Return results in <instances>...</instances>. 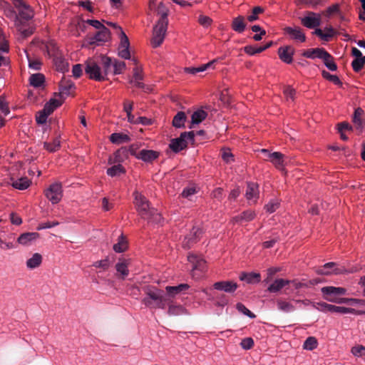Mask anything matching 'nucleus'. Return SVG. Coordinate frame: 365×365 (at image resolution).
Listing matches in <instances>:
<instances>
[{
  "instance_id": "72a5a7b5",
  "label": "nucleus",
  "mask_w": 365,
  "mask_h": 365,
  "mask_svg": "<svg viewBox=\"0 0 365 365\" xmlns=\"http://www.w3.org/2000/svg\"><path fill=\"white\" fill-rule=\"evenodd\" d=\"M110 140L115 144H122L124 143L129 142L130 140V138L126 134L121 133H114L110 135Z\"/></svg>"
},
{
  "instance_id": "6e6552de",
  "label": "nucleus",
  "mask_w": 365,
  "mask_h": 365,
  "mask_svg": "<svg viewBox=\"0 0 365 365\" xmlns=\"http://www.w3.org/2000/svg\"><path fill=\"white\" fill-rule=\"evenodd\" d=\"M13 4L18 9V16L22 21H29L34 17V11L31 7L23 0H14Z\"/></svg>"
},
{
  "instance_id": "f3484780",
  "label": "nucleus",
  "mask_w": 365,
  "mask_h": 365,
  "mask_svg": "<svg viewBox=\"0 0 365 365\" xmlns=\"http://www.w3.org/2000/svg\"><path fill=\"white\" fill-rule=\"evenodd\" d=\"M129 40L123 31H121L120 44L118 47V55L123 58L130 59Z\"/></svg>"
},
{
  "instance_id": "c85d7f7f",
  "label": "nucleus",
  "mask_w": 365,
  "mask_h": 365,
  "mask_svg": "<svg viewBox=\"0 0 365 365\" xmlns=\"http://www.w3.org/2000/svg\"><path fill=\"white\" fill-rule=\"evenodd\" d=\"M240 279L241 281H245L248 284H255L260 282L261 275L259 273L255 272H242L240 275Z\"/></svg>"
},
{
  "instance_id": "a211bd4d",
  "label": "nucleus",
  "mask_w": 365,
  "mask_h": 365,
  "mask_svg": "<svg viewBox=\"0 0 365 365\" xmlns=\"http://www.w3.org/2000/svg\"><path fill=\"white\" fill-rule=\"evenodd\" d=\"M336 264L334 262L326 263L323 267L317 269V273L322 275H329L331 274H339L344 272L342 268L335 267Z\"/></svg>"
},
{
  "instance_id": "f03ea898",
  "label": "nucleus",
  "mask_w": 365,
  "mask_h": 365,
  "mask_svg": "<svg viewBox=\"0 0 365 365\" xmlns=\"http://www.w3.org/2000/svg\"><path fill=\"white\" fill-rule=\"evenodd\" d=\"M168 25V19L165 18H160L155 25L153 30V37L151 43L153 47L156 48L160 46L164 41Z\"/></svg>"
},
{
  "instance_id": "4be33fe9",
  "label": "nucleus",
  "mask_w": 365,
  "mask_h": 365,
  "mask_svg": "<svg viewBox=\"0 0 365 365\" xmlns=\"http://www.w3.org/2000/svg\"><path fill=\"white\" fill-rule=\"evenodd\" d=\"M245 197L249 201L256 202L259 197V186L256 182H250L247 183Z\"/></svg>"
},
{
  "instance_id": "a19ab883",
  "label": "nucleus",
  "mask_w": 365,
  "mask_h": 365,
  "mask_svg": "<svg viewBox=\"0 0 365 365\" xmlns=\"http://www.w3.org/2000/svg\"><path fill=\"white\" fill-rule=\"evenodd\" d=\"M41 255L38 253H35L33 255L32 257L27 260L26 265L30 269H35L41 264Z\"/></svg>"
},
{
  "instance_id": "c03bdc74",
  "label": "nucleus",
  "mask_w": 365,
  "mask_h": 365,
  "mask_svg": "<svg viewBox=\"0 0 365 365\" xmlns=\"http://www.w3.org/2000/svg\"><path fill=\"white\" fill-rule=\"evenodd\" d=\"M30 185V181L26 178H21L12 181V186L16 189L25 190Z\"/></svg>"
},
{
  "instance_id": "69168bd1",
  "label": "nucleus",
  "mask_w": 365,
  "mask_h": 365,
  "mask_svg": "<svg viewBox=\"0 0 365 365\" xmlns=\"http://www.w3.org/2000/svg\"><path fill=\"white\" fill-rule=\"evenodd\" d=\"M240 345L242 347V349L248 350L250 349L254 346V341L252 338L247 337L242 340Z\"/></svg>"
},
{
  "instance_id": "9b49d317",
  "label": "nucleus",
  "mask_w": 365,
  "mask_h": 365,
  "mask_svg": "<svg viewBox=\"0 0 365 365\" xmlns=\"http://www.w3.org/2000/svg\"><path fill=\"white\" fill-rule=\"evenodd\" d=\"M46 197L53 204H57L60 202L63 196L62 185L60 182L51 184L48 189L45 190Z\"/></svg>"
},
{
  "instance_id": "6ab92c4d",
  "label": "nucleus",
  "mask_w": 365,
  "mask_h": 365,
  "mask_svg": "<svg viewBox=\"0 0 365 365\" xmlns=\"http://www.w3.org/2000/svg\"><path fill=\"white\" fill-rule=\"evenodd\" d=\"M215 289L224 291L227 293H233L237 289L238 285L233 281H220L213 284Z\"/></svg>"
},
{
  "instance_id": "4468645a",
  "label": "nucleus",
  "mask_w": 365,
  "mask_h": 365,
  "mask_svg": "<svg viewBox=\"0 0 365 365\" xmlns=\"http://www.w3.org/2000/svg\"><path fill=\"white\" fill-rule=\"evenodd\" d=\"M284 31L292 40L301 43L304 42L306 41V36L303 33L302 29L299 26H287L284 29Z\"/></svg>"
},
{
  "instance_id": "6e6d98bb",
  "label": "nucleus",
  "mask_w": 365,
  "mask_h": 365,
  "mask_svg": "<svg viewBox=\"0 0 365 365\" xmlns=\"http://www.w3.org/2000/svg\"><path fill=\"white\" fill-rule=\"evenodd\" d=\"M197 192L195 187H187L183 189L181 196L185 198H187L192 200V197Z\"/></svg>"
},
{
  "instance_id": "cd10ccee",
  "label": "nucleus",
  "mask_w": 365,
  "mask_h": 365,
  "mask_svg": "<svg viewBox=\"0 0 365 365\" xmlns=\"http://www.w3.org/2000/svg\"><path fill=\"white\" fill-rule=\"evenodd\" d=\"M286 156L279 152H274L269 154V160L272 162L277 168H282L284 166Z\"/></svg>"
},
{
  "instance_id": "603ef678",
  "label": "nucleus",
  "mask_w": 365,
  "mask_h": 365,
  "mask_svg": "<svg viewBox=\"0 0 365 365\" xmlns=\"http://www.w3.org/2000/svg\"><path fill=\"white\" fill-rule=\"evenodd\" d=\"M127 248V242L124 237L121 235L119 238V241L118 243L113 245V250L116 252H123Z\"/></svg>"
},
{
  "instance_id": "13d9d810",
  "label": "nucleus",
  "mask_w": 365,
  "mask_h": 365,
  "mask_svg": "<svg viewBox=\"0 0 365 365\" xmlns=\"http://www.w3.org/2000/svg\"><path fill=\"white\" fill-rule=\"evenodd\" d=\"M110 262L109 259L107 257L104 259L96 261L93 263V266L97 268H101L103 270H106L110 267Z\"/></svg>"
},
{
  "instance_id": "c756f323",
  "label": "nucleus",
  "mask_w": 365,
  "mask_h": 365,
  "mask_svg": "<svg viewBox=\"0 0 365 365\" xmlns=\"http://www.w3.org/2000/svg\"><path fill=\"white\" fill-rule=\"evenodd\" d=\"M245 18L243 16H238L234 18L232 22V29L237 32L242 33L246 28Z\"/></svg>"
},
{
  "instance_id": "7c9ffc66",
  "label": "nucleus",
  "mask_w": 365,
  "mask_h": 365,
  "mask_svg": "<svg viewBox=\"0 0 365 365\" xmlns=\"http://www.w3.org/2000/svg\"><path fill=\"white\" fill-rule=\"evenodd\" d=\"M364 114V110L361 108H358L355 109L352 121L356 127V129L361 132L362 128L364 127V120L362 118V115Z\"/></svg>"
},
{
  "instance_id": "a18cd8bd",
  "label": "nucleus",
  "mask_w": 365,
  "mask_h": 365,
  "mask_svg": "<svg viewBox=\"0 0 365 365\" xmlns=\"http://www.w3.org/2000/svg\"><path fill=\"white\" fill-rule=\"evenodd\" d=\"M340 5L339 4H335L323 11L321 14L327 18H330L334 14H340Z\"/></svg>"
},
{
  "instance_id": "1a4fd4ad",
  "label": "nucleus",
  "mask_w": 365,
  "mask_h": 365,
  "mask_svg": "<svg viewBox=\"0 0 365 365\" xmlns=\"http://www.w3.org/2000/svg\"><path fill=\"white\" fill-rule=\"evenodd\" d=\"M110 34L109 29L105 26L99 29L93 36L88 37L86 40V46H100L110 38Z\"/></svg>"
},
{
  "instance_id": "4d7b16f0",
  "label": "nucleus",
  "mask_w": 365,
  "mask_h": 365,
  "mask_svg": "<svg viewBox=\"0 0 365 365\" xmlns=\"http://www.w3.org/2000/svg\"><path fill=\"white\" fill-rule=\"evenodd\" d=\"M338 304H365V300L363 299H357L353 298H342L341 297Z\"/></svg>"
},
{
  "instance_id": "f8f14e48",
  "label": "nucleus",
  "mask_w": 365,
  "mask_h": 365,
  "mask_svg": "<svg viewBox=\"0 0 365 365\" xmlns=\"http://www.w3.org/2000/svg\"><path fill=\"white\" fill-rule=\"evenodd\" d=\"M202 235V230L198 226H193L189 235L185 237L182 241V247L190 249L194 244L197 243Z\"/></svg>"
},
{
  "instance_id": "aec40b11",
  "label": "nucleus",
  "mask_w": 365,
  "mask_h": 365,
  "mask_svg": "<svg viewBox=\"0 0 365 365\" xmlns=\"http://www.w3.org/2000/svg\"><path fill=\"white\" fill-rule=\"evenodd\" d=\"M51 55L53 56V63L57 71L65 73L68 70V63L60 53L53 51Z\"/></svg>"
},
{
  "instance_id": "bb28decb",
  "label": "nucleus",
  "mask_w": 365,
  "mask_h": 365,
  "mask_svg": "<svg viewBox=\"0 0 365 365\" xmlns=\"http://www.w3.org/2000/svg\"><path fill=\"white\" fill-rule=\"evenodd\" d=\"M276 304L278 310L282 312L289 313L295 310V307L290 302H288L284 298H278L276 300Z\"/></svg>"
},
{
  "instance_id": "f257e3e1",
  "label": "nucleus",
  "mask_w": 365,
  "mask_h": 365,
  "mask_svg": "<svg viewBox=\"0 0 365 365\" xmlns=\"http://www.w3.org/2000/svg\"><path fill=\"white\" fill-rule=\"evenodd\" d=\"M146 297L143 299V303L152 308L165 309L170 304V299L164 293V291L156 287L147 288Z\"/></svg>"
},
{
  "instance_id": "2eb2a0df",
  "label": "nucleus",
  "mask_w": 365,
  "mask_h": 365,
  "mask_svg": "<svg viewBox=\"0 0 365 365\" xmlns=\"http://www.w3.org/2000/svg\"><path fill=\"white\" fill-rule=\"evenodd\" d=\"M187 259L192 265L193 277L195 275V272L200 271L202 272L205 271L206 262L203 259L192 253L188 255Z\"/></svg>"
},
{
  "instance_id": "8fccbe9b",
  "label": "nucleus",
  "mask_w": 365,
  "mask_h": 365,
  "mask_svg": "<svg viewBox=\"0 0 365 365\" xmlns=\"http://www.w3.org/2000/svg\"><path fill=\"white\" fill-rule=\"evenodd\" d=\"M124 173L125 169L120 164L113 165L107 170V174L111 177H114Z\"/></svg>"
},
{
  "instance_id": "79ce46f5",
  "label": "nucleus",
  "mask_w": 365,
  "mask_h": 365,
  "mask_svg": "<svg viewBox=\"0 0 365 365\" xmlns=\"http://www.w3.org/2000/svg\"><path fill=\"white\" fill-rule=\"evenodd\" d=\"M326 54L327 55V56H325V55H323V57H322L321 59L323 60L324 65L327 66V68L328 69H329L330 71H336L337 69V66L335 63V62L334 61L333 56L329 53H328L327 51H326Z\"/></svg>"
},
{
  "instance_id": "49530a36",
  "label": "nucleus",
  "mask_w": 365,
  "mask_h": 365,
  "mask_svg": "<svg viewBox=\"0 0 365 365\" xmlns=\"http://www.w3.org/2000/svg\"><path fill=\"white\" fill-rule=\"evenodd\" d=\"M61 147V142L59 138L57 137L53 139L52 143L44 142L43 148L48 152L53 153L58 150Z\"/></svg>"
},
{
  "instance_id": "0e129e2a",
  "label": "nucleus",
  "mask_w": 365,
  "mask_h": 365,
  "mask_svg": "<svg viewBox=\"0 0 365 365\" xmlns=\"http://www.w3.org/2000/svg\"><path fill=\"white\" fill-rule=\"evenodd\" d=\"M182 307L170 304L169 305L168 312L170 315H178L182 313Z\"/></svg>"
},
{
  "instance_id": "7ed1b4c3",
  "label": "nucleus",
  "mask_w": 365,
  "mask_h": 365,
  "mask_svg": "<svg viewBox=\"0 0 365 365\" xmlns=\"http://www.w3.org/2000/svg\"><path fill=\"white\" fill-rule=\"evenodd\" d=\"M194 137L193 131L182 133L179 138L171 140L169 147L177 153L186 148L189 142L193 143Z\"/></svg>"
},
{
  "instance_id": "dca6fc26",
  "label": "nucleus",
  "mask_w": 365,
  "mask_h": 365,
  "mask_svg": "<svg viewBox=\"0 0 365 365\" xmlns=\"http://www.w3.org/2000/svg\"><path fill=\"white\" fill-rule=\"evenodd\" d=\"M294 51V48L292 46H285L279 47L277 53L282 61L289 64L292 62Z\"/></svg>"
},
{
  "instance_id": "5701e85b",
  "label": "nucleus",
  "mask_w": 365,
  "mask_h": 365,
  "mask_svg": "<svg viewBox=\"0 0 365 365\" xmlns=\"http://www.w3.org/2000/svg\"><path fill=\"white\" fill-rule=\"evenodd\" d=\"M189 288V285L187 284H180L178 286H167L165 287V290L167 292V297L170 299L175 297L177 294L186 291Z\"/></svg>"
},
{
  "instance_id": "de8ad7c7",
  "label": "nucleus",
  "mask_w": 365,
  "mask_h": 365,
  "mask_svg": "<svg viewBox=\"0 0 365 365\" xmlns=\"http://www.w3.org/2000/svg\"><path fill=\"white\" fill-rule=\"evenodd\" d=\"M264 12V9L261 6H255L251 13L247 16V19L250 22H253L259 19V15Z\"/></svg>"
},
{
  "instance_id": "ea45409f",
  "label": "nucleus",
  "mask_w": 365,
  "mask_h": 365,
  "mask_svg": "<svg viewBox=\"0 0 365 365\" xmlns=\"http://www.w3.org/2000/svg\"><path fill=\"white\" fill-rule=\"evenodd\" d=\"M207 113L203 110L195 111L191 116L192 124H199L206 118Z\"/></svg>"
},
{
  "instance_id": "bf43d9fd",
  "label": "nucleus",
  "mask_w": 365,
  "mask_h": 365,
  "mask_svg": "<svg viewBox=\"0 0 365 365\" xmlns=\"http://www.w3.org/2000/svg\"><path fill=\"white\" fill-rule=\"evenodd\" d=\"M222 158L227 163H230L234 161V155L231 153L230 149H224L222 150Z\"/></svg>"
},
{
  "instance_id": "774afa93",
  "label": "nucleus",
  "mask_w": 365,
  "mask_h": 365,
  "mask_svg": "<svg viewBox=\"0 0 365 365\" xmlns=\"http://www.w3.org/2000/svg\"><path fill=\"white\" fill-rule=\"evenodd\" d=\"M351 353L357 356L365 355V346L361 345L354 346L351 349Z\"/></svg>"
},
{
  "instance_id": "e433bc0d",
  "label": "nucleus",
  "mask_w": 365,
  "mask_h": 365,
  "mask_svg": "<svg viewBox=\"0 0 365 365\" xmlns=\"http://www.w3.org/2000/svg\"><path fill=\"white\" fill-rule=\"evenodd\" d=\"M15 26L18 31H20L23 36L27 37L33 34V29L29 28L27 29H24V22L22 21L18 16L15 17Z\"/></svg>"
},
{
  "instance_id": "39448f33",
  "label": "nucleus",
  "mask_w": 365,
  "mask_h": 365,
  "mask_svg": "<svg viewBox=\"0 0 365 365\" xmlns=\"http://www.w3.org/2000/svg\"><path fill=\"white\" fill-rule=\"evenodd\" d=\"M139 215L145 220L153 223H160L161 215L154 207H150L149 202L144 203L141 207L137 209Z\"/></svg>"
},
{
  "instance_id": "393cba45",
  "label": "nucleus",
  "mask_w": 365,
  "mask_h": 365,
  "mask_svg": "<svg viewBox=\"0 0 365 365\" xmlns=\"http://www.w3.org/2000/svg\"><path fill=\"white\" fill-rule=\"evenodd\" d=\"M302 55L306 58L314 59L315 58H322L323 55L327 56L326 50L323 48H309L304 50Z\"/></svg>"
},
{
  "instance_id": "b1692460",
  "label": "nucleus",
  "mask_w": 365,
  "mask_h": 365,
  "mask_svg": "<svg viewBox=\"0 0 365 365\" xmlns=\"http://www.w3.org/2000/svg\"><path fill=\"white\" fill-rule=\"evenodd\" d=\"M324 31L326 33H324L323 31L320 29H316L313 34L319 36L324 41H329L330 39L336 34L335 30L331 26L325 27Z\"/></svg>"
},
{
  "instance_id": "c9c22d12",
  "label": "nucleus",
  "mask_w": 365,
  "mask_h": 365,
  "mask_svg": "<svg viewBox=\"0 0 365 365\" xmlns=\"http://www.w3.org/2000/svg\"><path fill=\"white\" fill-rule=\"evenodd\" d=\"M39 234L37 232H26L21 234L18 238V242L21 245H27L29 242L36 240Z\"/></svg>"
},
{
  "instance_id": "9d476101",
  "label": "nucleus",
  "mask_w": 365,
  "mask_h": 365,
  "mask_svg": "<svg viewBox=\"0 0 365 365\" xmlns=\"http://www.w3.org/2000/svg\"><path fill=\"white\" fill-rule=\"evenodd\" d=\"M301 24L308 29H314L322 24V14L313 11H306L304 17L300 19Z\"/></svg>"
},
{
  "instance_id": "473e14b6",
  "label": "nucleus",
  "mask_w": 365,
  "mask_h": 365,
  "mask_svg": "<svg viewBox=\"0 0 365 365\" xmlns=\"http://www.w3.org/2000/svg\"><path fill=\"white\" fill-rule=\"evenodd\" d=\"M256 216V214L254 211L252 210H246L244 211L241 215L235 216L233 217V221L235 222H242L243 221L245 222H250Z\"/></svg>"
},
{
  "instance_id": "423d86ee",
  "label": "nucleus",
  "mask_w": 365,
  "mask_h": 365,
  "mask_svg": "<svg viewBox=\"0 0 365 365\" xmlns=\"http://www.w3.org/2000/svg\"><path fill=\"white\" fill-rule=\"evenodd\" d=\"M324 299L328 302L336 303L339 302L340 296L346 293V289L343 287H335L332 286L324 287L321 289Z\"/></svg>"
},
{
  "instance_id": "20e7f679",
  "label": "nucleus",
  "mask_w": 365,
  "mask_h": 365,
  "mask_svg": "<svg viewBox=\"0 0 365 365\" xmlns=\"http://www.w3.org/2000/svg\"><path fill=\"white\" fill-rule=\"evenodd\" d=\"M314 307L320 312H335L339 314H361L362 312L358 310H356L352 308H348L344 307H338L332 304H327L326 302H318L314 304Z\"/></svg>"
},
{
  "instance_id": "a878e982",
  "label": "nucleus",
  "mask_w": 365,
  "mask_h": 365,
  "mask_svg": "<svg viewBox=\"0 0 365 365\" xmlns=\"http://www.w3.org/2000/svg\"><path fill=\"white\" fill-rule=\"evenodd\" d=\"M74 88V83L71 80L63 78L59 83V96H68Z\"/></svg>"
},
{
  "instance_id": "412c9836",
  "label": "nucleus",
  "mask_w": 365,
  "mask_h": 365,
  "mask_svg": "<svg viewBox=\"0 0 365 365\" xmlns=\"http://www.w3.org/2000/svg\"><path fill=\"white\" fill-rule=\"evenodd\" d=\"M159 152L153 150H141L136 158L140 159L145 163H153L159 157Z\"/></svg>"
},
{
  "instance_id": "5fc2aeb1",
  "label": "nucleus",
  "mask_w": 365,
  "mask_h": 365,
  "mask_svg": "<svg viewBox=\"0 0 365 365\" xmlns=\"http://www.w3.org/2000/svg\"><path fill=\"white\" fill-rule=\"evenodd\" d=\"M236 308H237V309L240 312H241V313H242L243 314H245V315H246V316L249 317H250V318H251V319H254V318H255V317H256V315H255L254 313H252L251 311H250V310H249V309H247V307H246L243 304H242V303H240V302H239V303H237V304H236Z\"/></svg>"
},
{
  "instance_id": "ddd939ff",
  "label": "nucleus",
  "mask_w": 365,
  "mask_h": 365,
  "mask_svg": "<svg viewBox=\"0 0 365 365\" xmlns=\"http://www.w3.org/2000/svg\"><path fill=\"white\" fill-rule=\"evenodd\" d=\"M138 148L139 145L137 143L132 144L131 145L129 146L128 148H127L126 147H123L120 148L115 153V160L118 162L123 161L124 158L128 157V153H130V155L136 157V155H138V154L136 153Z\"/></svg>"
},
{
  "instance_id": "680f3d73",
  "label": "nucleus",
  "mask_w": 365,
  "mask_h": 365,
  "mask_svg": "<svg viewBox=\"0 0 365 365\" xmlns=\"http://www.w3.org/2000/svg\"><path fill=\"white\" fill-rule=\"evenodd\" d=\"M113 66L114 69L113 73L115 75L121 73L125 68V63L123 61H115Z\"/></svg>"
},
{
  "instance_id": "864d4df0",
  "label": "nucleus",
  "mask_w": 365,
  "mask_h": 365,
  "mask_svg": "<svg viewBox=\"0 0 365 365\" xmlns=\"http://www.w3.org/2000/svg\"><path fill=\"white\" fill-rule=\"evenodd\" d=\"M317 339L314 336H309L305 340L303 347L307 350H313L317 348Z\"/></svg>"
},
{
  "instance_id": "3c124183",
  "label": "nucleus",
  "mask_w": 365,
  "mask_h": 365,
  "mask_svg": "<svg viewBox=\"0 0 365 365\" xmlns=\"http://www.w3.org/2000/svg\"><path fill=\"white\" fill-rule=\"evenodd\" d=\"M101 63L103 64V76H107L111 66L113 64L112 62V59L110 57L108 56H102L101 57Z\"/></svg>"
},
{
  "instance_id": "58836bf2",
  "label": "nucleus",
  "mask_w": 365,
  "mask_h": 365,
  "mask_svg": "<svg viewBox=\"0 0 365 365\" xmlns=\"http://www.w3.org/2000/svg\"><path fill=\"white\" fill-rule=\"evenodd\" d=\"M115 269L117 272L120 274V278L124 279L128 274V262L126 260L119 261L115 264Z\"/></svg>"
},
{
  "instance_id": "2f4dec72",
  "label": "nucleus",
  "mask_w": 365,
  "mask_h": 365,
  "mask_svg": "<svg viewBox=\"0 0 365 365\" xmlns=\"http://www.w3.org/2000/svg\"><path fill=\"white\" fill-rule=\"evenodd\" d=\"M290 280L284 279H277L271 284L267 290L271 293H275L281 290L286 285L289 284Z\"/></svg>"
},
{
  "instance_id": "e2e57ef3",
  "label": "nucleus",
  "mask_w": 365,
  "mask_h": 365,
  "mask_svg": "<svg viewBox=\"0 0 365 365\" xmlns=\"http://www.w3.org/2000/svg\"><path fill=\"white\" fill-rule=\"evenodd\" d=\"M351 66H352L353 70L355 72H359L364 66V64L362 61V58H355L351 62Z\"/></svg>"
},
{
  "instance_id": "37998d69",
  "label": "nucleus",
  "mask_w": 365,
  "mask_h": 365,
  "mask_svg": "<svg viewBox=\"0 0 365 365\" xmlns=\"http://www.w3.org/2000/svg\"><path fill=\"white\" fill-rule=\"evenodd\" d=\"M217 61V60H213V61H211L210 62H208L207 63H205L204 65H202L199 67H189V68H185V71L189 73H191V74H196L199 72H202L204 71H205L207 68H208L209 67H210L212 64H214L215 62Z\"/></svg>"
},
{
  "instance_id": "0eeeda50",
  "label": "nucleus",
  "mask_w": 365,
  "mask_h": 365,
  "mask_svg": "<svg viewBox=\"0 0 365 365\" xmlns=\"http://www.w3.org/2000/svg\"><path fill=\"white\" fill-rule=\"evenodd\" d=\"M85 72L91 79L97 81H101L105 79L101 68L93 59L89 58L86 61Z\"/></svg>"
},
{
  "instance_id": "338daca9",
  "label": "nucleus",
  "mask_w": 365,
  "mask_h": 365,
  "mask_svg": "<svg viewBox=\"0 0 365 365\" xmlns=\"http://www.w3.org/2000/svg\"><path fill=\"white\" fill-rule=\"evenodd\" d=\"M279 206V203L277 200H272L265 205L264 208L268 212L272 213L276 211Z\"/></svg>"
},
{
  "instance_id": "09e8293b",
  "label": "nucleus",
  "mask_w": 365,
  "mask_h": 365,
  "mask_svg": "<svg viewBox=\"0 0 365 365\" xmlns=\"http://www.w3.org/2000/svg\"><path fill=\"white\" fill-rule=\"evenodd\" d=\"M322 76L324 78L334 83L335 85L341 86L342 82L337 76L331 75L328 71L323 70L322 71Z\"/></svg>"
},
{
  "instance_id": "f704fd0d",
  "label": "nucleus",
  "mask_w": 365,
  "mask_h": 365,
  "mask_svg": "<svg viewBox=\"0 0 365 365\" xmlns=\"http://www.w3.org/2000/svg\"><path fill=\"white\" fill-rule=\"evenodd\" d=\"M45 76L43 74L38 73L32 74L29 78V83L31 86L38 88L44 84Z\"/></svg>"
},
{
  "instance_id": "052dcab7",
  "label": "nucleus",
  "mask_w": 365,
  "mask_h": 365,
  "mask_svg": "<svg viewBox=\"0 0 365 365\" xmlns=\"http://www.w3.org/2000/svg\"><path fill=\"white\" fill-rule=\"evenodd\" d=\"M29 61V67L31 69H34L35 71H39L41 68L42 63L41 61L38 59H32L28 57Z\"/></svg>"
},
{
  "instance_id": "4c0bfd02",
  "label": "nucleus",
  "mask_w": 365,
  "mask_h": 365,
  "mask_svg": "<svg viewBox=\"0 0 365 365\" xmlns=\"http://www.w3.org/2000/svg\"><path fill=\"white\" fill-rule=\"evenodd\" d=\"M186 119L185 113L182 111H179L173 118V125L175 128H182L185 126Z\"/></svg>"
}]
</instances>
